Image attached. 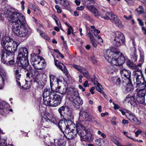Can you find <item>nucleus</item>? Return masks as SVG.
<instances>
[{
    "instance_id": "1",
    "label": "nucleus",
    "mask_w": 146,
    "mask_h": 146,
    "mask_svg": "<svg viewBox=\"0 0 146 146\" xmlns=\"http://www.w3.org/2000/svg\"><path fill=\"white\" fill-rule=\"evenodd\" d=\"M3 11L4 16L7 18L14 33L20 37H28L31 34V31L27 25L24 15L22 13L13 11L8 6L4 7Z\"/></svg>"
},
{
    "instance_id": "2",
    "label": "nucleus",
    "mask_w": 146,
    "mask_h": 146,
    "mask_svg": "<svg viewBox=\"0 0 146 146\" xmlns=\"http://www.w3.org/2000/svg\"><path fill=\"white\" fill-rule=\"evenodd\" d=\"M1 45L5 50L1 54L2 62L5 64L10 65L14 64L13 60L14 56V52L16 50L17 44L10 38L5 36L2 39Z\"/></svg>"
},
{
    "instance_id": "3",
    "label": "nucleus",
    "mask_w": 146,
    "mask_h": 146,
    "mask_svg": "<svg viewBox=\"0 0 146 146\" xmlns=\"http://www.w3.org/2000/svg\"><path fill=\"white\" fill-rule=\"evenodd\" d=\"M135 84L138 90L137 97H145L146 94V82L145 81L142 72L139 70L133 73Z\"/></svg>"
},
{
    "instance_id": "4",
    "label": "nucleus",
    "mask_w": 146,
    "mask_h": 146,
    "mask_svg": "<svg viewBox=\"0 0 146 146\" xmlns=\"http://www.w3.org/2000/svg\"><path fill=\"white\" fill-rule=\"evenodd\" d=\"M104 57L106 60L113 65H119L123 64L125 61L124 56L113 52L111 49L106 50Z\"/></svg>"
},
{
    "instance_id": "5",
    "label": "nucleus",
    "mask_w": 146,
    "mask_h": 146,
    "mask_svg": "<svg viewBox=\"0 0 146 146\" xmlns=\"http://www.w3.org/2000/svg\"><path fill=\"white\" fill-rule=\"evenodd\" d=\"M78 96L79 93L76 90L71 89L67 92L66 98L72 102L74 107H76L83 103L82 100Z\"/></svg>"
},
{
    "instance_id": "6",
    "label": "nucleus",
    "mask_w": 146,
    "mask_h": 146,
    "mask_svg": "<svg viewBox=\"0 0 146 146\" xmlns=\"http://www.w3.org/2000/svg\"><path fill=\"white\" fill-rule=\"evenodd\" d=\"M58 111L61 117H62L65 120H68V123H72L71 119H73V116L72 115L71 110L68 107L66 106H63L59 108Z\"/></svg>"
},
{
    "instance_id": "7",
    "label": "nucleus",
    "mask_w": 146,
    "mask_h": 146,
    "mask_svg": "<svg viewBox=\"0 0 146 146\" xmlns=\"http://www.w3.org/2000/svg\"><path fill=\"white\" fill-rule=\"evenodd\" d=\"M50 98L48 100L45 104L46 106L52 107H56L60 104L62 100V97L54 92L51 94Z\"/></svg>"
},
{
    "instance_id": "8",
    "label": "nucleus",
    "mask_w": 146,
    "mask_h": 146,
    "mask_svg": "<svg viewBox=\"0 0 146 146\" xmlns=\"http://www.w3.org/2000/svg\"><path fill=\"white\" fill-rule=\"evenodd\" d=\"M31 64L35 69L34 70L32 69L31 67L30 69L32 70L31 77L32 78L31 80L32 83H35L36 82V56L35 54L33 53L31 54Z\"/></svg>"
},
{
    "instance_id": "9",
    "label": "nucleus",
    "mask_w": 146,
    "mask_h": 146,
    "mask_svg": "<svg viewBox=\"0 0 146 146\" xmlns=\"http://www.w3.org/2000/svg\"><path fill=\"white\" fill-rule=\"evenodd\" d=\"M114 37L112 43L115 46H120L124 42L125 37L123 34L121 32L118 31L115 32Z\"/></svg>"
},
{
    "instance_id": "10",
    "label": "nucleus",
    "mask_w": 146,
    "mask_h": 146,
    "mask_svg": "<svg viewBox=\"0 0 146 146\" xmlns=\"http://www.w3.org/2000/svg\"><path fill=\"white\" fill-rule=\"evenodd\" d=\"M76 127L77 133H78L81 137H82L84 139V141H88L89 137L86 136V135L87 134V131L83 130L84 128L82 125L79 123L77 124Z\"/></svg>"
},
{
    "instance_id": "11",
    "label": "nucleus",
    "mask_w": 146,
    "mask_h": 146,
    "mask_svg": "<svg viewBox=\"0 0 146 146\" xmlns=\"http://www.w3.org/2000/svg\"><path fill=\"white\" fill-rule=\"evenodd\" d=\"M120 72L121 76L124 78L125 81H123V82L126 83V81L129 82L131 81V72L130 71L125 68H122Z\"/></svg>"
},
{
    "instance_id": "12",
    "label": "nucleus",
    "mask_w": 146,
    "mask_h": 146,
    "mask_svg": "<svg viewBox=\"0 0 146 146\" xmlns=\"http://www.w3.org/2000/svg\"><path fill=\"white\" fill-rule=\"evenodd\" d=\"M54 92H51L50 89L46 88L44 89L43 93L42 96L43 97L44 104L45 105L48 101V100L52 97L51 94H53Z\"/></svg>"
},
{
    "instance_id": "13",
    "label": "nucleus",
    "mask_w": 146,
    "mask_h": 146,
    "mask_svg": "<svg viewBox=\"0 0 146 146\" xmlns=\"http://www.w3.org/2000/svg\"><path fill=\"white\" fill-rule=\"evenodd\" d=\"M8 76L6 72L3 70L0 72V89L4 87L5 81L7 80Z\"/></svg>"
},
{
    "instance_id": "14",
    "label": "nucleus",
    "mask_w": 146,
    "mask_h": 146,
    "mask_svg": "<svg viewBox=\"0 0 146 146\" xmlns=\"http://www.w3.org/2000/svg\"><path fill=\"white\" fill-rule=\"evenodd\" d=\"M126 116L127 118L130 120L132 123L136 124H139L140 121L132 113L126 111Z\"/></svg>"
},
{
    "instance_id": "15",
    "label": "nucleus",
    "mask_w": 146,
    "mask_h": 146,
    "mask_svg": "<svg viewBox=\"0 0 146 146\" xmlns=\"http://www.w3.org/2000/svg\"><path fill=\"white\" fill-rule=\"evenodd\" d=\"M45 60L39 56H37V70H42L46 66Z\"/></svg>"
},
{
    "instance_id": "16",
    "label": "nucleus",
    "mask_w": 146,
    "mask_h": 146,
    "mask_svg": "<svg viewBox=\"0 0 146 146\" xmlns=\"http://www.w3.org/2000/svg\"><path fill=\"white\" fill-rule=\"evenodd\" d=\"M17 59L20 61L21 66L23 69H25V68L28 66L29 64L28 56H24L21 58L17 57Z\"/></svg>"
},
{
    "instance_id": "17",
    "label": "nucleus",
    "mask_w": 146,
    "mask_h": 146,
    "mask_svg": "<svg viewBox=\"0 0 146 146\" xmlns=\"http://www.w3.org/2000/svg\"><path fill=\"white\" fill-rule=\"evenodd\" d=\"M51 90L62 94H64L66 92L67 89L66 87H61L56 85L55 86L51 87Z\"/></svg>"
},
{
    "instance_id": "18",
    "label": "nucleus",
    "mask_w": 146,
    "mask_h": 146,
    "mask_svg": "<svg viewBox=\"0 0 146 146\" xmlns=\"http://www.w3.org/2000/svg\"><path fill=\"white\" fill-rule=\"evenodd\" d=\"M55 64L56 66L59 69L63 72L64 74L66 75L68 74V72L66 67L62 63H60L58 61L54 60Z\"/></svg>"
},
{
    "instance_id": "19",
    "label": "nucleus",
    "mask_w": 146,
    "mask_h": 146,
    "mask_svg": "<svg viewBox=\"0 0 146 146\" xmlns=\"http://www.w3.org/2000/svg\"><path fill=\"white\" fill-rule=\"evenodd\" d=\"M62 141L61 139H54L53 141L51 142L50 145L47 144L46 141H44V143L48 146H65Z\"/></svg>"
},
{
    "instance_id": "20",
    "label": "nucleus",
    "mask_w": 146,
    "mask_h": 146,
    "mask_svg": "<svg viewBox=\"0 0 146 146\" xmlns=\"http://www.w3.org/2000/svg\"><path fill=\"white\" fill-rule=\"evenodd\" d=\"M28 54L27 49L25 47H21L19 50L17 57L21 58L24 56H28Z\"/></svg>"
},
{
    "instance_id": "21",
    "label": "nucleus",
    "mask_w": 146,
    "mask_h": 146,
    "mask_svg": "<svg viewBox=\"0 0 146 146\" xmlns=\"http://www.w3.org/2000/svg\"><path fill=\"white\" fill-rule=\"evenodd\" d=\"M87 8L89 11L93 14L95 17H96L98 16H100V14H99L97 9L94 6L88 5Z\"/></svg>"
},
{
    "instance_id": "22",
    "label": "nucleus",
    "mask_w": 146,
    "mask_h": 146,
    "mask_svg": "<svg viewBox=\"0 0 146 146\" xmlns=\"http://www.w3.org/2000/svg\"><path fill=\"white\" fill-rule=\"evenodd\" d=\"M112 12H107L104 11L100 14V16L105 20H109Z\"/></svg>"
},
{
    "instance_id": "23",
    "label": "nucleus",
    "mask_w": 146,
    "mask_h": 146,
    "mask_svg": "<svg viewBox=\"0 0 146 146\" xmlns=\"http://www.w3.org/2000/svg\"><path fill=\"white\" fill-rule=\"evenodd\" d=\"M94 85H97L96 90L99 92L101 94H102L103 96L105 97L106 96V95L102 90L103 89V88L102 86L96 81H94Z\"/></svg>"
},
{
    "instance_id": "24",
    "label": "nucleus",
    "mask_w": 146,
    "mask_h": 146,
    "mask_svg": "<svg viewBox=\"0 0 146 146\" xmlns=\"http://www.w3.org/2000/svg\"><path fill=\"white\" fill-rule=\"evenodd\" d=\"M51 117V115L50 113H45L42 116V121L44 123L47 122L49 123L50 122V119Z\"/></svg>"
},
{
    "instance_id": "25",
    "label": "nucleus",
    "mask_w": 146,
    "mask_h": 146,
    "mask_svg": "<svg viewBox=\"0 0 146 146\" xmlns=\"http://www.w3.org/2000/svg\"><path fill=\"white\" fill-rule=\"evenodd\" d=\"M126 64L127 65V66L129 67L130 68H131L133 69H135L136 70H137L135 71H134L133 72H134L138 71V70H139L141 71V72L142 71L139 70H138V68L137 67V66L133 62H132L131 61H130V60H128L126 62Z\"/></svg>"
},
{
    "instance_id": "26",
    "label": "nucleus",
    "mask_w": 146,
    "mask_h": 146,
    "mask_svg": "<svg viewBox=\"0 0 146 146\" xmlns=\"http://www.w3.org/2000/svg\"><path fill=\"white\" fill-rule=\"evenodd\" d=\"M87 120L89 122H91L92 123L98 124V121L96 118L93 115L88 114V115L87 118Z\"/></svg>"
},
{
    "instance_id": "27",
    "label": "nucleus",
    "mask_w": 146,
    "mask_h": 146,
    "mask_svg": "<svg viewBox=\"0 0 146 146\" xmlns=\"http://www.w3.org/2000/svg\"><path fill=\"white\" fill-rule=\"evenodd\" d=\"M67 121H59L58 123V127L60 128V130L62 131H63L67 126V125L66 124Z\"/></svg>"
},
{
    "instance_id": "28",
    "label": "nucleus",
    "mask_w": 146,
    "mask_h": 146,
    "mask_svg": "<svg viewBox=\"0 0 146 146\" xmlns=\"http://www.w3.org/2000/svg\"><path fill=\"white\" fill-rule=\"evenodd\" d=\"M134 99V98L132 96L131 97H127L125 100L126 102L130 103L131 105L135 106L136 105V104L134 100H132Z\"/></svg>"
},
{
    "instance_id": "29",
    "label": "nucleus",
    "mask_w": 146,
    "mask_h": 146,
    "mask_svg": "<svg viewBox=\"0 0 146 146\" xmlns=\"http://www.w3.org/2000/svg\"><path fill=\"white\" fill-rule=\"evenodd\" d=\"M68 121V120H67L66 121V124L67 125V127L64 130H63V131H62L64 135V134L66 135L70 131V130H71V131H72V130L74 131V130L72 129L71 130V129H70V127H69V125L72 124L73 123H68L67 122Z\"/></svg>"
},
{
    "instance_id": "30",
    "label": "nucleus",
    "mask_w": 146,
    "mask_h": 146,
    "mask_svg": "<svg viewBox=\"0 0 146 146\" xmlns=\"http://www.w3.org/2000/svg\"><path fill=\"white\" fill-rule=\"evenodd\" d=\"M126 83L127 84V86L126 88V90L127 92H128L132 91L133 89V85L131 83V81L130 82H127Z\"/></svg>"
},
{
    "instance_id": "31",
    "label": "nucleus",
    "mask_w": 146,
    "mask_h": 146,
    "mask_svg": "<svg viewBox=\"0 0 146 146\" xmlns=\"http://www.w3.org/2000/svg\"><path fill=\"white\" fill-rule=\"evenodd\" d=\"M74 131L70 130V132L66 135L64 134V136L68 139H72L75 136L76 134L74 133L73 132Z\"/></svg>"
},
{
    "instance_id": "32",
    "label": "nucleus",
    "mask_w": 146,
    "mask_h": 146,
    "mask_svg": "<svg viewBox=\"0 0 146 146\" xmlns=\"http://www.w3.org/2000/svg\"><path fill=\"white\" fill-rule=\"evenodd\" d=\"M19 68L17 67H15L14 69V71L15 74L16 79L18 80H20L21 75L19 72Z\"/></svg>"
},
{
    "instance_id": "33",
    "label": "nucleus",
    "mask_w": 146,
    "mask_h": 146,
    "mask_svg": "<svg viewBox=\"0 0 146 146\" xmlns=\"http://www.w3.org/2000/svg\"><path fill=\"white\" fill-rule=\"evenodd\" d=\"M38 32L39 33L40 35L42 38L47 40H49V38L47 36L46 34L44 33L41 30H39V31H38Z\"/></svg>"
},
{
    "instance_id": "34",
    "label": "nucleus",
    "mask_w": 146,
    "mask_h": 146,
    "mask_svg": "<svg viewBox=\"0 0 146 146\" xmlns=\"http://www.w3.org/2000/svg\"><path fill=\"white\" fill-rule=\"evenodd\" d=\"M119 18L117 17V15L112 12L110 17V19L109 20H110L111 22L114 23Z\"/></svg>"
},
{
    "instance_id": "35",
    "label": "nucleus",
    "mask_w": 146,
    "mask_h": 146,
    "mask_svg": "<svg viewBox=\"0 0 146 146\" xmlns=\"http://www.w3.org/2000/svg\"><path fill=\"white\" fill-rule=\"evenodd\" d=\"M81 73L87 79H89L90 78V76L89 74L88 71L86 70L85 68L82 71Z\"/></svg>"
},
{
    "instance_id": "36",
    "label": "nucleus",
    "mask_w": 146,
    "mask_h": 146,
    "mask_svg": "<svg viewBox=\"0 0 146 146\" xmlns=\"http://www.w3.org/2000/svg\"><path fill=\"white\" fill-rule=\"evenodd\" d=\"M88 113L84 111H81L79 113L80 118L83 119H86L88 115Z\"/></svg>"
},
{
    "instance_id": "37",
    "label": "nucleus",
    "mask_w": 146,
    "mask_h": 146,
    "mask_svg": "<svg viewBox=\"0 0 146 146\" xmlns=\"http://www.w3.org/2000/svg\"><path fill=\"white\" fill-rule=\"evenodd\" d=\"M50 84L51 89V87L55 86L56 85H53V83L54 82V76L52 74L50 75Z\"/></svg>"
},
{
    "instance_id": "38",
    "label": "nucleus",
    "mask_w": 146,
    "mask_h": 146,
    "mask_svg": "<svg viewBox=\"0 0 146 146\" xmlns=\"http://www.w3.org/2000/svg\"><path fill=\"white\" fill-rule=\"evenodd\" d=\"M140 58L139 60V62L143 63L144 60V56L143 52L142 50L140 51Z\"/></svg>"
},
{
    "instance_id": "39",
    "label": "nucleus",
    "mask_w": 146,
    "mask_h": 146,
    "mask_svg": "<svg viewBox=\"0 0 146 146\" xmlns=\"http://www.w3.org/2000/svg\"><path fill=\"white\" fill-rule=\"evenodd\" d=\"M73 67L76 70L80 72L81 73L84 68V67H81L80 66L74 64H73Z\"/></svg>"
},
{
    "instance_id": "40",
    "label": "nucleus",
    "mask_w": 146,
    "mask_h": 146,
    "mask_svg": "<svg viewBox=\"0 0 146 146\" xmlns=\"http://www.w3.org/2000/svg\"><path fill=\"white\" fill-rule=\"evenodd\" d=\"M87 32H88L87 33V35L88 37L91 40H93L94 39V38L93 37V36L91 34V31L90 29L89 28L87 27L86 28ZM93 30H92L91 31H92Z\"/></svg>"
},
{
    "instance_id": "41",
    "label": "nucleus",
    "mask_w": 146,
    "mask_h": 146,
    "mask_svg": "<svg viewBox=\"0 0 146 146\" xmlns=\"http://www.w3.org/2000/svg\"><path fill=\"white\" fill-rule=\"evenodd\" d=\"M87 32H88L87 33V35L88 37L91 40H93L94 39V38L93 37V36L91 34V31L90 29L89 28L87 27L86 28ZM93 30H92L91 31H92Z\"/></svg>"
},
{
    "instance_id": "42",
    "label": "nucleus",
    "mask_w": 146,
    "mask_h": 146,
    "mask_svg": "<svg viewBox=\"0 0 146 146\" xmlns=\"http://www.w3.org/2000/svg\"><path fill=\"white\" fill-rule=\"evenodd\" d=\"M138 56L136 54V53L135 52L132 54L131 55V58L133 61H136L137 59Z\"/></svg>"
},
{
    "instance_id": "43",
    "label": "nucleus",
    "mask_w": 146,
    "mask_h": 146,
    "mask_svg": "<svg viewBox=\"0 0 146 146\" xmlns=\"http://www.w3.org/2000/svg\"><path fill=\"white\" fill-rule=\"evenodd\" d=\"M7 104L4 101L0 102V110H3L6 108Z\"/></svg>"
},
{
    "instance_id": "44",
    "label": "nucleus",
    "mask_w": 146,
    "mask_h": 146,
    "mask_svg": "<svg viewBox=\"0 0 146 146\" xmlns=\"http://www.w3.org/2000/svg\"><path fill=\"white\" fill-rule=\"evenodd\" d=\"M115 25L120 28L123 27V25H122L121 21H120L119 19H118L114 23Z\"/></svg>"
},
{
    "instance_id": "45",
    "label": "nucleus",
    "mask_w": 146,
    "mask_h": 146,
    "mask_svg": "<svg viewBox=\"0 0 146 146\" xmlns=\"http://www.w3.org/2000/svg\"><path fill=\"white\" fill-rule=\"evenodd\" d=\"M137 100L139 103L143 104L144 102L145 101V97H137Z\"/></svg>"
},
{
    "instance_id": "46",
    "label": "nucleus",
    "mask_w": 146,
    "mask_h": 146,
    "mask_svg": "<svg viewBox=\"0 0 146 146\" xmlns=\"http://www.w3.org/2000/svg\"><path fill=\"white\" fill-rule=\"evenodd\" d=\"M60 3L65 7L68 6L69 5V3L67 0H63L62 1L60 2Z\"/></svg>"
},
{
    "instance_id": "47",
    "label": "nucleus",
    "mask_w": 146,
    "mask_h": 146,
    "mask_svg": "<svg viewBox=\"0 0 146 146\" xmlns=\"http://www.w3.org/2000/svg\"><path fill=\"white\" fill-rule=\"evenodd\" d=\"M111 140L117 146H122L120 143L115 139L113 137H111Z\"/></svg>"
},
{
    "instance_id": "48",
    "label": "nucleus",
    "mask_w": 146,
    "mask_h": 146,
    "mask_svg": "<svg viewBox=\"0 0 146 146\" xmlns=\"http://www.w3.org/2000/svg\"><path fill=\"white\" fill-rule=\"evenodd\" d=\"M111 140L117 146H122L120 143L115 139L113 137H111Z\"/></svg>"
},
{
    "instance_id": "49",
    "label": "nucleus",
    "mask_w": 146,
    "mask_h": 146,
    "mask_svg": "<svg viewBox=\"0 0 146 146\" xmlns=\"http://www.w3.org/2000/svg\"><path fill=\"white\" fill-rule=\"evenodd\" d=\"M0 146H13L12 145L10 144L7 145L6 140L5 139L3 140L2 141L0 142Z\"/></svg>"
},
{
    "instance_id": "50",
    "label": "nucleus",
    "mask_w": 146,
    "mask_h": 146,
    "mask_svg": "<svg viewBox=\"0 0 146 146\" xmlns=\"http://www.w3.org/2000/svg\"><path fill=\"white\" fill-rule=\"evenodd\" d=\"M103 139L102 138L97 139L96 140L95 142L97 146H101V140Z\"/></svg>"
},
{
    "instance_id": "51",
    "label": "nucleus",
    "mask_w": 146,
    "mask_h": 146,
    "mask_svg": "<svg viewBox=\"0 0 146 146\" xmlns=\"http://www.w3.org/2000/svg\"><path fill=\"white\" fill-rule=\"evenodd\" d=\"M137 11L139 14L142 13L143 12V9L141 6H139L138 8L137 9Z\"/></svg>"
},
{
    "instance_id": "52",
    "label": "nucleus",
    "mask_w": 146,
    "mask_h": 146,
    "mask_svg": "<svg viewBox=\"0 0 146 146\" xmlns=\"http://www.w3.org/2000/svg\"><path fill=\"white\" fill-rule=\"evenodd\" d=\"M50 123H53L54 124H56L57 123V120L54 117H52L51 115V117H50Z\"/></svg>"
},
{
    "instance_id": "53",
    "label": "nucleus",
    "mask_w": 146,
    "mask_h": 146,
    "mask_svg": "<svg viewBox=\"0 0 146 146\" xmlns=\"http://www.w3.org/2000/svg\"><path fill=\"white\" fill-rule=\"evenodd\" d=\"M97 38L98 39V43L101 45H102L103 42V40L99 36H97Z\"/></svg>"
},
{
    "instance_id": "54",
    "label": "nucleus",
    "mask_w": 146,
    "mask_h": 146,
    "mask_svg": "<svg viewBox=\"0 0 146 146\" xmlns=\"http://www.w3.org/2000/svg\"><path fill=\"white\" fill-rule=\"evenodd\" d=\"M97 133L98 134L100 135V136L104 138H105L106 137V135L104 133H102L100 130L98 131Z\"/></svg>"
},
{
    "instance_id": "55",
    "label": "nucleus",
    "mask_w": 146,
    "mask_h": 146,
    "mask_svg": "<svg viewBox=\"0 0 146 146\" xmlns=\"http://www.w3.org/2000/svg\"><path fill=\"white\" fill-rule=\"evenodd\" d=\"M55 8L56 9L57 12L58 13H60L62 12V10L59 6L56 5L55 6Z\"/></svg>"
},
{
    "instance_id": "56",
    "label": "nucleus",
    "mask_w": 146,
    "mask_h": 146,
    "mask_svg": "<svg viewBox=\"0 0 146 146\" xmlns=\"http://www.w3.org/2000/svg\"><path fill=\"white\" fill-rule=\"evenodd\" d=\"M143 132V131H142L141 130H137L135 132V136L136 137H138L139 134H141L142 135H143V133H142Z\"/></svg>"
},
{
    "instance_id": "57",
    "label": "nucleus",
    "mask_w": 146,
    "mask_h": 146,
    "mask_svg": "<svg viewBox=\"0 0 146 146\" xmlns=\"http://www.w3.org/2000/svg\"><path fill=\"white\" fill-rule=\"evenodd\" d=\"M123 133L124 135H125L127 137L129 138H131L132 140H134V139H133V137H131V136L129 135V134H128V133L127 132L123 131Z\"/></svg>"
},
{
    "instance_id": "58",
    "label": "nucleus",
    "mask_w": 146,
    "mask_h": 146,
    "mask_svg": "<svg viewBox=\"0 0 146 146\" xmlns=\"http://www.w3.org/2000/svg\"><path fill=\"white\" fill-rule=\"evenodd\" d=\"M121 82L120 78L118 77L116 79V84L117 85H119L121 83Z\"/></svg>"
},
{
    "instance_id": "59",
    "label": "nucleus",
    "mask_w": 146,
    "mask_h": 146,
    "mask_svg": "<svg viewBox=\"0 0 146 146\" xmlns=\"http://www.w3.org/2000/svg\"><path fill=\"white\" fill-rule=\"evenodd\" d=\"M37 26H38V29H37V31H39V30H41L42 31L43 29V28L42 26L39 23H37Z\"/></svg>"
},
{
    "instance_id": "60",
    "label": "nucleus",
    "mask_w": 146,
    "mask_h": 146,
    "mask_svg": "<svg viewBox=\"0 0 146 146\" xmlns=\"http://www.w3.org/2000/svg\"><path fill=\"white\" fill-rule=\"evenodd\" d=\"M56 25L58 27H59L60 28H61L62 26L61 25L59 19L55 21Z\"/></svg>"
},
{
    "instance_id": "61",
    "label": "nucleus",
    "mask_w": 146,
    "mask_h": 146,
    "mask_svg": "<svg viewBox=\"0 0 146 146\" xmlns=\"http://www.w3.org/2000/svg\"><path fill=\"white\" fill-rule=\"evenodd\" d=\"M94 33L95 36L97 35L99 33H100V31L99 30H98L97 29H95L94 30Z\"/></svg>"
},
{
    "instance_id": "62",
    "label": "nucleus",
    "mask_w": 146,
    "mask_h": 146,
    "mask_svg": "<svg viewBox=\"0 0 146 146\" xmlns=\"http://www.w3.org/2000/svg\"><path fill=\"white\" fill-rule=\"evenodd\" d=\"M137 20L138 21L139 24L140 25H141V26L143 25H144L143 22L142 21V20L141 19H140L139 18H138L137 19Z\"/></svg>"
},
{
    "instance_id": "63",
    "label": "nucleus",
    "mask_w": 146,
    "mask_h": 146,
    "mask_svg": "<svg viewBox=\"0 0 146 146\" xmlns=\"http://www.w3.org/2000/svg\"><path fill=\"white\" fill-rule=\"evenodd\" d=\"M91 42L92 45H93V46L94 47H96L97 44L96 43V42L95 41L94 39L91 40Z\"/></svg>"
},
{
    "instance_id": "64",
    "label": "nucleus",
    "mask_w": 146,
    "mask_h": 146,
    "mask_svg": "<svg viewBox=\"0 0 146 146\" xmlns=\"http://www.w3.org/2000/svg\"><path fill=\"white\" fill-rule=\"evenodd\" d=\"M91 60L93 63L94 64H96L97 61L94 57H92L91 58Z\"/></svg>"
}]
</instances>
